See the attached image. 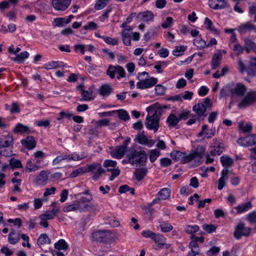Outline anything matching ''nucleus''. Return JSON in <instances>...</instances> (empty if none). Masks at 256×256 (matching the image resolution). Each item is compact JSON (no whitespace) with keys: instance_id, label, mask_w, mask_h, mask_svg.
Instances as JSON below:
<instances>
[{"instance_id":"f257e3e1","label":"nucleus","mask_w":256,"mask_h":256,"mask_svg":"<svg viewBox=\"0 0 256 256\" xmlns=\"http://www.w3.org/2000/svg\"><path fill=\"white\" fill-rule=\"evenodd\" d=\"M168 108V106L160 104L158 102L147 107L146 110L148 114L146 119V128L150 130H154V132H157L159 128L160 118L164 110Z\"/></svg>"},{"instance_id":"f03ea898","label":"nucleus","mask_w":256,"mask_h":256,"mask_svg":"<svg viewBox=\"0 0 256 256\" xmlns=\"http://www.w3.org/2000/svg\"><path fill=\"white\" fill-rule=\"evenodd\" d=\"M204 152L205 149L203 148H200L199 152H194L188 154L180 151L174 150L170 153V156L175 161L182 164L194 162V165L197 166L201 163Z\"/></svg>"},{"instance_id":"7ed1b4c3","label":"nucleus","mask_w":256,"mask_h":256,"mask_svg":"<svg viewBox=\"0 0 256 256\" xmlns=\"http://www.w3.org/2000/svg\"><path fill=\"white\" fill-rule=\"evenodd\" d=\"M126 157L128 162L133 166H144L147 161L146 154L144 150H132L127 154Z\"/></svg>"},{"instance_id":"20e7f679","label":"nucleus","mask_w":256,"mask_h":256,"mask_svg":"<svg viewBox=\"0 0 256 256\" xmlns=\"http://www.w3.org/2000/svg\"><path fill=\"white\" fill-rule=\"evenodd\" d=\"M148 72H146L139 73L138 78L140 80V81L136 84V86L138 88H148L154 86L157 83L158 80L156 78H150L145 80L141 79L142 76L146 75L148 76Z\"/></svg>"},{"instance_id":"39448f33","label":"nucleus","mask_w":256,"mask_h":256,"mask_svg":"<svg viewBox=\"0 0 256 256\" xmlns=\"http://www.w3.org/2000/svg\"><path fill=\"white\" fill-rule=\"evenodd\" d=\"M114 235L109 230H101L92 234L93 240L99 242H108L114 238Z\"/></svg>"},{"instance_id":"423d86ee","label":"nucleus","mask_w":256,"mask_h":256,"mask_svg":"<svg viewBox=\"0 0 256 256\" xmlns=\"http://www.w3.org/2000/svg\"><path fill=\"white\" fill-rule=\"evenodd\" d=\"M86 172H91L94 174L92 179L96 180L98 179L101 174L104 172L100 164L94 163L88 165L87 168H84Z\"/></svg>"},{"instance_id":"0eeeda50","label":"nucleus","mask_w":256,"mask_h":256,"mask_svg":"<svg viewBox=\"0 0 256 256\" xmlns=\"http://www.w3.org/2000/svg\"><path fill=\"white\" fill-rule=\"evenodd\" d=\"M252 229L250 227H245L242 222L238 223L236 227L234 232V237L237 239H240L242 236H248L250 235Z\"/></svg>"},{"instance_id":"6e6552de","label":"nucleus","mask_w":256,"mask_h":256,"mask_svg":"<svg viewBox=\"0 0 256 256\" xmlns=\"http://www.w3.org/2000/svg\"><path fill=\"white\" fill-rule=\"evenodd\" d=\"M256 102V91L248 92L238 104L240 108H244Z\"/></svg>"},{"instance_id":"1a4fd4ad","label":"nucleus","mask_w":256,"mask_h":256,"mask_svg":"<svg viewBox=\"0 0 256 256\" xmlns=\"http://www.w3.org/2000/svg\"><path fill=\"white\" fill-rule=\"evenodd\" d=\"M72 0H52L54 8L58 12H64L68 8Z\"/></svg>"},{"instance_id":"9d476101","label":"nucleus","mask_w":256,"mask_h":256,"mask_svg":"<svg viewBox=\"0 0 256 256\" xmlns=\"http://www.w3.org/2000/svg\"><path fill=\"white\" fill-rule=\"evenodd\" d=\"M158 197L154 198L150 203L148 204V207H151L155 204H158L160 200H166L170 198V190L168 188H163L158 192Z\"/></svg>"},{"instance_id":"9b49d317","label":"nucleus","mask_w":256,"mask_h":256,"mask_svg":"<svg viewBox=\"0 0 256 256\" xmlns=\"http://www.w3.org/2000/svg\"><path fill=\"white\" fill-rule=\"evenodd\" d=\"M13 138L7 132H4L0 136V150L8 148L13 144Z\"/></svg>"},{"instance_id":"f8f14e48","label":"nucleus","mask_w":256,"mask_h":256,"mask_svg":"<svg viewBox=\"0 0 256 256\" xmlns=\"http://www.w3.org/2000/svg\"><path fill=\"white\" fill-rule=\"evenodd\" d=\"M237 142L242 146H251L256 144V134H252L245 138H240Z\"/></svg>"},{"instance_id":"ddd939ff","label":"nucleus","mask_w":256,"mask_h":256,"mask_svg":"<svg viewBox=\"0 0 256 256\" xmlns=\"http://www.w3.org/2000/svg\"><path fill=\"white\" fill-rule=\"evenodd\" d=\"M246 91V88L242 84L238 83L235 86L230 89V94L232 96H244Z\"/></svg>"},{"instance_id":"4468645a","label":"nucleus","mask_w":256,"mask_h":256,"mask_svg":"<svg viewBox=\"0 0 256 256\" xmlns=\"http://www.w3.org/2000/svg\"><path fill=\"white\" fill-rule=\"evenodd\" d=\"M137 142L142 145H146L152 147L155 144V141L152 139H148L144 134V132L137 134L136 138Z\"/></svg>"},{"instance_id":"2eb2a0df","label":"nucleus","mask_w":256,"mask_h":256,"mask_svg":"<svg viewBox=\"0 0 256 256\" xmlns=\"http://www.w3.org/2000/svg\"><path fill=\"white\" fill-rule=\"evenodd\" d=\"M154 18V14L150 10H146L139 12L136 15V18L139 21L148 22L152 21Z\"/></svg>"},{"instance_id":"dca6fc26","label":"nucleus","mask_w":256,"mask_h":256,"mask_svg":"<svg viewBox=\"0 0 256 256\" xmlns=\"http://www.w3.org/2000/svg\"><path fill=\"white\" fill-rule=\"evenodd\" d=\"M238 31L241 34H244L250 31L256 32V26L250 22L242 24L238 28Z\"/></svg>"},{"instance_id":"f3484780","label":"nucleus","mask_w":256,"mask_h":256,"mask_svg":"<svg viewBox=\"0 0 256 256\" xmlns=\"http://www.w3.org/2000/svg\"><path fill=\"white\" fill-rule=\"evenodd\" d=\"M209 6L210 8L214 10L222 9L229 6L226 0H212Z\"/></svg>"},{"instance_id":"a211bd4d","label":"nucleus","mask_w":256,"mask_h":256,"mask_svg":"<svg viewBox=\"0 0 256 256\" xmlns=\"http://www.w3.org/2000/svg\"><path fill=\"white\" fill-rule=\"evenodd\" d=\"M215 130L213 129H208V126L203 125L202 126V130L197 134L198 137H201L204 135V137L207 138H210L214 136Z\"/></svg>"},{"instance_id":"6ab92c4d","label":"nucleus","mask_w":256,"mask_h":256,"mask_svg":"<svg viewBox=\"0 0 256 256\" xmlns=\"http://www.w3.org/2000/svg\"><path fill=\"white\" fill-rule=\"evenodd\" d=\"M152 240L156 244L157 246L160 248H163L164 246H166V248L170 247V245L167 244L165 242L166 238L162 234H155L152 238Z\"/></svg>"},{"instance_id":"aec40b11","label":"nucleus","mask_w":256,"mask_h":256,"mask_svg":"<svg viewBox=\"0 0 256 256\" xmlns=\"http://www.w3.org/2000/svg\"><path fill=\"white\" fill-rule=\"evenodd\" d=\"M244 41L245 51L247 54H250L252 51L256 53V43L248 38H245Z\"/></svg>"},{"instance_id":"412c9836","label":"nucleus","mask_w":256,"mask_h":256,"mask_svg":"<svg viewBox=\"0 0 256 256\" xmlns=\"http://www.w3.org/2000/svg\"><path fill=\"white\" fill-rule=\"evenodd\" d=\"M204 104L198 103L193 106L192 110L199 117L204 118L206 116V106L203 105Z\"/></svg>"},{"instance_id":"4be33fe9","label":"nucleus","mask_w":256,"mask_h":256,"mask_svg":"<svg viewBox=\"0 0 256 256\" xmlns=\"http://www.w3.org/2000/svg\"><path fill=\"white\" fill-rule=\"evenodd\" d=\"M48 180V176L47 172L45 170H42L37 176L34 180V183L38 186H44L46 184Z\"/></svg>"},{"instance_id":"5701e85b","label":"nucleus","mask_w":256,"mask_h":256,"mask_svg":"<svg viewBox=\"0 0 256 256\" xmlns=\"http://www.w3.org/2000/svg\"><path fill=\"white\" fill-rule=\"evenodd\" d=\"M190 251L188 252L187 256H196L200 254V248L196 241H191L189 244Z\"/></svg>"},{"instance_id":"b1692460","label":"nucleus","mask_w":256,"mask_h":256,"mask_svg":"<svg viewBox=\"0 0 256 256\" xmlns=\"http://www.w3.org/2000/svg\"><path fill=\"white\" fill-rule=\"evenodd\" d=\"M126 150L120 146H118L114 150L111 151L110 154L112 158L120 159L123 157Z\"/></svg>"},{"instance_id":"393cba45","label":"nucleus","mask_w":256,"mask_h":256,"mask_svg":"<svg viewBox=\"0 0 256 256\" xmlns=\"http://www.w3.org/2000/svg\"><path fill=\"white\" fill-rule=\"evenodd\" d=\"M58 212V209L54 208L51 210H47L44 213L40 216V218L44 220H49L53 219Z\"/></svg>"},{"instance_id":"a878e982","label":"nucleus","mask_w":256,"mask_h":256,"mask_svg":"<svg viewBox=\"0 0 256 256\" xmlns=\"http://www.w3.org/2000/svg\"><path fill=\"white\" fill-rule=\"evenodd\" d=\"M112 92V88L109 84H102L98 90L99 94L103 97L108 96Z\"/></svg>"},{"instance_id":"bb28decb","label":"nucleus","mask_w":256,"mask_h":256,"mask_svg":"<svg viewBox=\"0 0 256 256\" xmlns=\"http://www.w3.org/2000/svg\"><path fill=\"white\" fill-rule=\"evenodd\" d=\"M21 142L28 150L34 149L36 146V142L32 136H28L26 139L22 140Z\"/></svg>"},{"instance_id":"cd10ccee","label":"nucleus","mask_w":256,"mask_h":256,"mask_svg":"<svg viewBox=\"0 0 256 256\" xmlns=\"http://www.w3.org/2000/svg\"><path fill=\"white\" fill-rule=\"evenodd\" d=\"M252 208V204L250 202H246L245 204H240L234 208L236 211V214H240L247 212Z\"/></svg>"},{"instance_id":"c85d7f7f","label":"nucleus","mask_w":256,"mask_h":256,"mask_svg":"<svg viewBox=\"0 0 256 256\" xmlns=\"http://www.w3.org/2000/svg\"><path fill=\"white\" fill-rule=\"evenodd\" d=\"M248 74L250 76H256V58H251L249 62V68Z\"/></svg>"},{"instance_id":"c756f323","label":"nucleus","mask_w":256,"mask_h":256,"mask_svg":"<svg viewBox=\"0 0 256 256\" xmlns=\"http://www.w3.org/2000/svg\"><path fill=\"white\" fill-rule=\"evenodd\" d=\"M147 172V168H142L136 169V170L134 172V174L136 179L140 182L144 178Z\"/></svg>"},{"instance_id":"7c9ffc66","label":"nucleus","mask_w":256,"mask_h":256,"mask_svg":"<svg viewBox=\"0 0 256 256\" xmlns=\"http://www.w3.org/2000/svg\"><path fill=\"white\" fill-rule=\"evenodd\" d=\"M180 121L178 116L174 114H170L166 119V123L170 128L176 126Z\"/></svg>"},{"instance_id":"2f4dec72","label":"nucleus","mask_w":256,"mask_h":256,"mask_svg":"<svg viewBox=\"0 0 256 256\" xmlns=\"http://www.w3.org/2000/svg\"><path fill=\"white\" fill-rule=\"evenodd\" d=\"M13 132L15 134H28L30 132V130L28 126L24 125L20 123H18L14 128Z\"/></svg>"},{"instance_id":"473e14b6","label":"nucleus","mask_w":256,"mask_h":256,"mask_svg":"<svg viewBox=\"0 0 256 256\" xmlns=\"http://www.w3.org/2000/svg\"><path fill=\"white\" fill-rule=\"evenodd\" d=\"M158 222L160 230L162 232H168L173 229V226L170 224L164 221L162 219H160Z\"/></svg>"},{"instance_id":"72a5a7b5","label":"nucleus","mask_w":256,"mask_h":256,"mask_svg":"<svg viewBox=\"0 0 256 256\" xmlns=\"http://www.w3.org/2000/svg\"><path fill=\"white\" fill-rule=\"evenodd\" d=\"M222 58V54L219 52L215 54L212 58V69H216L220 64Z\"/></svg>"},{"instance_id":"f704fd0d","label":"nucleus","mask_w":256,"mask_h":256,"mask_svg":"<svg viewBox=\"0 0 256 256\" xmlns=\"http://www.w3.org/2000/svg\"><path fill=\"white\" fill-rule=\"evenodd\" d=\"M116 70L119 71V72H121L120 70L122 71V69L118 66V65L116 66L109 65L106 72V74L110 78L114 79L115 78Z\"/></svg>"},{"instance_id":"c9c22d12","label":"nucleus","mask_w":256,"mask_h":256,"mask_svg":"<svg viewBox=\"0 0 256 256\" xmlns=\"http://www.w3.org/2000/svg\"><path fill=\"white\" fill-rule=\"evenodd\" d=\"M81 95L82 98L80 99V101H90L92 99V90H81Z\"/></svg>"},{"instance_id":"e433bc0d","label":"nucleus","mask_w":256,"mask_h":256,"mask_svg":"<svg viewBox=\"0 0 256 256\" xmlns=\"http://www.w3.org/2000/svg\"><path fill=\"white\" fill-rule=\"evenodd\" d=\"M62 64L63 63L62 62L52 61L45 64L44 68L47 70H52L60 67L63 66Z\"/></svg>"},{"instance_id":"4c0bfd02","label":"nucleus","mask_w":256,"mask_h":256,"mask_svg":"<svg viewBox=\"0 0 256 256\" xmlns=\"http://www.w3.org/2000/svg\"><path fill=\"white\" fill-rule=\"evenodd\" d=\"M220 162L223 166L228 168V167L232 165L234 160L230 156H226L220 157Z\"/></svg>"},{"instance_id":"58836bf2","label":"nucleus","mask_w":256,"mask_h":256,"mask_svg":"<svg viewBox=\"0 0 256 256\" xmlns=\"http://www.w3.org/2000/svg\"><path fill=\"white\" fill-rule=\"evenodd\" d=\"M54 248L58 250H66L68 248V245L64 240L60 239L54 244Z\"/></svg>"},{"instance_id":"ea45409f","label":"nucleus","mask_w":256,"mask_h":256,"mask_svg":"<svg viewBox=\"0 0 256 256\" xmlns=\"http://www.w3.org/2000/svg\"><path fill=\"white\" fill-rule=\"evenodd\" d=\"M204 24L206 26V28L210 31L215 33L216 34H219V32L213 26L212 20L208 18H206L204 20Z\"/></svg>"},{"instance_id":"a19ab883","label":"nucleus","mask_w":256,"mask_h":256,"mask_svg":"<svg viewBox=\"0 0 256 256\" xmlns=\"http://www.w3.org/2000/svg\"><path fill=\"white\" fill-rule=\"evenodd\" d=\"M194 44L196 46L198 49H202L206 46V42L203 40L200 36L196 38L194 40Z\"/></svg>"},{"instance_id":"79ce46f5","label":"nucleus","mask_w":256,"mask_h":256,"mask_svg":"<svg viewBox=\"0 0 256 256\" xmlns=\"http://www.w3.org/2000/svg\"><path fill=\"white\" fill-rule=\"evenodd\" d=\"M223 151V148L218 143H215L210 153L212 156L220 155Z\"/></svg>"},{"instance_id":"37998d69","label":"nucleus","mask_w":256,"mask_h":256,"mask_svg":"<svg viewBox=\"0 0 256 256\" xmlns=\"http://www.w3.org/2000/svg\"><path fill=\"white\" fill-rule=\"evenodd\" d=\"M50 240L46 234H42L38 240L37 244L38 245H43L45 244H49Z\"/></svg>"},{"instance_id":"c03bdc74","label":"nucleus","mask_w":256,"mask_h":256,"mask_svg":"<svg viewBox=\"0 0 256 256\" xmlns=\"http://www.w3.org/2000/svg\"><path fill=\"white\" fill-rule=\"evenodd\" d=\"M160 152L158 149L152 150L149 151L150 160L151 162H154L160 156Z\"/></svg>"},{"instance_id":"a18cd8bd","label":"nucleus","mask_w":256,"mask_h":256,"mask_svg":"<svg viewBox=\"0 0 256 256\" xmlns=\"http://www.w3.org/2000/svg\"><path fill=\"white\" fill-rule=\"evenodd\" d=\"M233 50L236 56H240L242 54L245 50L244 46H242L240 43L236 42L234 46Z\"/></svg>"},{"instance_id":"49530a36","label":"nucleus","mask_w":256,"mask_h":256,"mask_svg":"<svg viewBox=\"0 0 256 256\" xmlns=\"http://www.w3.org/2000/svg\"><path fill=\"white\" fill-rule=\"evenodd\" d=\"M29 53L26 52H24L17 54L16 57L13 58V60L17 62H22L25 59L27 58L29 56Z\"/></svg>"},{"instance_id":"de8ad7c7","label":"nucleus","mask_w":256,"mask_h":256,"mask_svg":"<svg viewBox=\"0 0 256 256\" xmlns=\"http://www.w3.org/2000/svg\"><path fill=\"white\" fill-rule=\"evenodd\" d=\"M40 168L39 165H38L32 162L31 160H28L26 164V168L28 170L29 172L32 171H36Z\"/></svg>"},{"instance_id":"09e8293b","label":"nucleus","mask_w":256,"mask_h":256,"mask_svg":"<svg viewBox=\"0 0 256 256\" xmlns=\"http://www.w3.org/2000/svg\"><path fill=\"white\" fill-rule=\"evenodd\" d=\"M80 202H77L75 204H73L65 206L64 208V211L66 212H69L71 211L76 210H80Z\"/></svg>"},{"instance_id":"8fccbe9b","label":"nucleus","mask_w":256,"mask_h":256,"mask_svg":"<svg viewBox=\"0 0 256 256\" xmlns=\"http://www.w3.org/2000/svg\"><path fill=\"white\" fill-rule=\"evenodd\" d=\"M110 0H98L94 4V8L100 10L104 8Z\"/></svg>"},{"instance_id":"3c124183","label":"nucleus","mask_w":256,"mask_h":256,"mask_svg":"<svg viewBox=\"0 0 256 256\" xmlns=\"http://www.w3.org/2000/svg\"><path fill=\"white\" fill-rule=\"evenodd\" d=\"M116 112L118 114V116L120 120H129L130 118V116L128 113L124 110H116Z\"/></svg>"},{"instance_id":"603ef678","label":"nucleus","mask_w":256,"mask_h":256,"mask_svg":"<svg viewBox=\"0 0 256 256\" xmlns=\"http://www.w3.org/2000/svg\"><path fill=\"white\" fill-rule=\"evenodd\" d=\"M10 165L13 168H22V166L20 160L14 158L10 160Z\"/></svg>"},{"instance_id":"864d4df0","label":"nucleus","mask_w":256,"mask_h":256,"mask_svg":"<svg viewBox=\"0 0 256 256\" xmlns=\"http://www.w3.org/2000/svg\"><path fill=\"white\" fill-rule=\"evenodd\" d=\"M186 47L184 46H176L172 51V54L174 56H180L182 54L183 52L186 50Z\"/></svg>"},{"instance_id":"5fc2aeb1","label":"nucleus","mask_w":256,"mask_h":256,"mask_svg":"<svg viewBox=\"0 0 256 256\" xmlns=\"http://www.w3.org/2000/svg\"><path fill=\"white\" fill-rule=\"evenodd\" d=\"M199 230V227L197 225L187 226L185 228V232L189 234H192Z\"/></svg>"},{"instance_id":"6e6d98bb","label":"nucleus","mask_w":256,"mask_h":256,"mask_svg":"<svg viewBox=\"0 0 256 256\" xmlns=\"http://www.w3.org/2000/svg\"><path fill=\"white\" fill-rule=\"evenodd\" d=\"M69 158V156L66 154L58 156H56L52 162L54 166H56L59 164L62 160H67Z\"/></svg>"},{"instance_id":"4d7b16f0","label":"nucleus","mask_w":256,"mask_h":256,"mask_svg":"<svg viewBox=\"0 0 256 256\" xmlns=\"http://www.w3.org/2000/svg\"><path fill=\"white\" fill-rule=\"evenodd\" d=\"M230 86H226L222 88L221 90L220 96V98H226L230 93Z\"/></svg>"},{"instance_id":"13d9d810","label":"nucleus","mask_w":256,"mask_h":256,"mask_svg":"<svg viewBox=\"0 0 256 256\" xmlns=\"http://www.w3.org/2000/svg\"><path fill=\"white\" fill-rule=\"evenodd\" d=\"M104 41L108 44L115 46L118 44V38H112L108 36H103L102 38Z\"/></svg>"},{"instance_id":"bf43d9fd","label":"nucleus","mask_w":256,"mask_h":256,"mask_svg":"<svg viewBox=\"0 0 256 256\" xmlns=\"http://www.w3.org/2000/svg\"><path fill=\"white\" fill-rule=\"evenodd\" d=\"M110 124V120L107 118H104L100 120L96 121L95 124L97 127H102L104 126H108Z\"/></svg>"},{"instance_id":"052dcab7","label":"nucleus","mask_w":256,"mask_h":256,"mask_svg":"<svg viewBox=\"0 0 256 256\" xmlns=\"http://www.w3.org/2000/svg\"><path fill=\"white\" fill-rule=\"evenodd\" d=\"M173 23V19L172 17H167L166 20L162 24V26L164 28H166L170 27Z\"/></svg>"},{"instance_id":"680f3d73","label":"nucleus","mask_w":256,"mask_h":256,"mask_svg":"<svg viewBox=\"0 0 256 256\" xmlns=\"http://www.w3.org/2000/svg\"><path fill=\"white\" fill-rule=\"evenodd\" d=\"M172 163V160L168 158H162L160 160V165L164 167H168L170 166Z\"/></svg>"},{"instance_id":"e2e57ef3","label":"nucleus","mask_w":256,"mask_h":256,"mask_svg":"<svg viewBox=\"0 0 256 256\" xmlns=\"http://www.w3.org/2000/svg\"><path fill=\"white\" fill-rule=\"evenodd\" d=\"M203 229L208 233L212 232L216 230V226L213 224H204Z\"/></svg>"},{"instance_id":"0e129e2a","label":"nucleus","mask_w":256,"mask_h":256,"mask_svg":"<svg viewBox=\"0 0 256 256\" xmlns=\"http://www.w3.org/2000/svg\"><path fill=\"white\" fill-rule=\"evenodd\" d=\"M116 162L114 160H105L104 162V166L106 168H108V167L114 168L116 166Z\"/></svg>"},{"instance_id":"69168bd1","label":"nucleus","mask_w":256,"mask_h":256,"mask_svg":"<svg viewBox=\"0 0 256 256\" xmlns=\"http://www.w3.org/2000/svg\"><path fill=\"white\" fill-rule=\"evenodd\" d=\"M166 89L162 85L158 84L155 87V92L156 94L157 95L160 96L164 94L165 92Z\"/></svg>"},{"instance_id":"338daca9","label":"nucleus","mask_w":256,"mask_h":256,"mask_svg":"<svg viewBox=\"0 0 256 256\" xmlns=\"http://www.w3.org/2000/svg\"><path fill=\"white\" fill-rule=\"evenodd\" d=\"M240 128L244 132H250L252 130V125L250 124H246V125L240 124Z\"/></svg>"},{"instance_id":"774afa93","label":"nucleus","mask_w":256,"mask_h":256,"mask_svg":"<svg viewBox=\"0 0 256 256\" xmlns=\"http://www.w3.org/2000/svg\"><path fill=\"white\" fill-rule=\"evenodd\" d=\"M248 12L250 14H255L254 22H256V4H252L248 8Z\"/></svg>"}]
</instances>
